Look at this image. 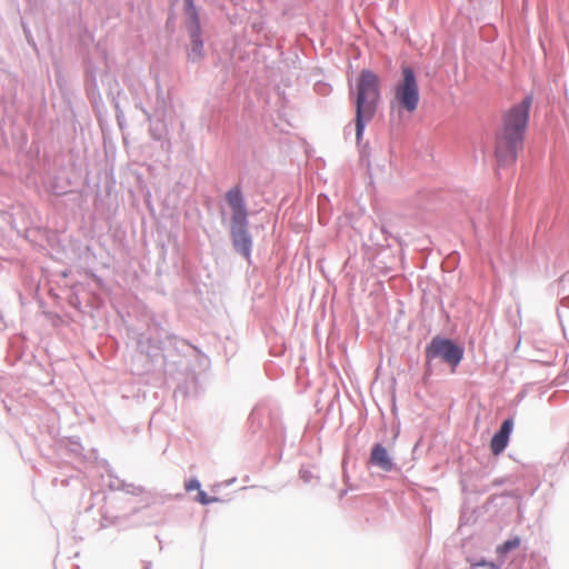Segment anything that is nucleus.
I'll use <instances>...</instances> for the list:
<instances>
[{
    "label": "nucleus",
    "instance_id": "f257e3e1",
    "mask_svg": "<svg viewBox=\"0 0 569 569\" xmlns=\"http://www.w3.org/2000/svg\"><path fill=\"white\" fill-rule=\"evenodd\" d=\"M531 100L529 97L510 108L496 136L495 154L499 167L515 163L517 152L522 146L523 132L527 127Z\"/></svg>",
    "mask_w": 569,
    "mask_h": 569
},
{
    "label": "nucleus",
    "instance_id": "9d476101",
    "mask_svg": "<svg viewBox=\"0 0 569 569\" xmlns=\"http://www.w3.org/2000/svg\"><path fill=\"white\" fill-rule=\"evenodd\" d=\"M520 546V539L513 538L510 540L505 541L502 545L498 546L497 552L500 555H506L510 550H513Z\"/></svg>",
    "mask_w": 569,
    "mask_h": 569
},
{
    "label": "nucleus",
    "instance_id": "1a4fd4ad",
    "mask_svg": "<svg viewBox=\"0 0 569 569\" xmlns=\"http://www.w3.org/2000/svg\"><path fill=\"white\" fill-rule=\"evenodd\" d=\"M370 462L383 471H391L393 462L388 455L387 449L380 443L375 445L370 455Z\"/></svg>",
    "mask_w": 569,
    "mask_h": 569
},
{
    "label": "nucleus",
    "instance_id": "0eeeda50",
    "mask_svg": "<svg viewBox=\"0 0 569 569\" xmlns=\"http://www.w3.org/2000/svg\"><path fill=\"white\" fill-rule=\"evenodd\" d=\"M226 201L232 210L231 222L247 221V209L239 187H233L226 193Z\"/></svg>",
    "mask_w": 569,
    "mask_h": 569
},
{
    "label": "nucleus",
    "instance_id": "39448f33",
    "mask_svg": "<svg viewBox=\"0 0 569 569\" xmlns=\"http://www.w3.org/2000/svg\"><path fill=\"white\" fill-rule=\"evenodd\" d=\"M187 3V12L190 16L191 24H190V37H191V50L189 52V57L192 60H198L203 56V43L200 39V24L199 19L196 12V7L192 0H186Z\"/></svg>",
    "mask_w": 569,
    "mask_h": 569
},
{
    "label": "nucleus",
    "instance_id": "423d86ee",
    "mask_svg": "<svg viewBox=\"0 0 569 569\" xmlns=\"http://www.w3.org/2000/svg\"><path fill=\"white\" fill-rule=\"evenodd\" d=\"M248 221L231 222V238L237 251L249 257L251 250V238L249 236Z\"/></svg>",
    "mask_w": 569,
    "mask_h": 569
},
{
    "label": "nucleus",
    "instance_id": "9b49d317",
    "mask_svg": "<svg viewBox=\"0 0 569 569\" xmlns=\"http://www.w3.org/2000/svg\"><path fill=\"white\" fill-rule=\"evenodd\" d=\"M184 488L187 491L199 490L200 483L198 480L191 479L186 483Z\"/></svg>",
    "mask_w": 569,
    "mask_h": 569
},
{
    "label": "nucleus",
    "instance_id": "f03ea898",
    "mask_svg": "<svg viewBox=\"0 0 569 569\" xmlns=\"http://www.w3.org/2000/svg\"><path fill=\"white\" fill-rule=\"evenodd\" d=\"M380 101V79L371 70H362L356 84V138L360 141L365 127L370 122L378 109Z\"/></svg>",
    "mask_w": 569,
    "mask_h": 569
},
{
    "label": "nucleus",
    "instance_id": "f8f14e48",
    "mask_svg": "<svg viewBox=\"0 0 569 569\" xmlns=\"http://www.w3.org/2000/svg\"><path fill=\"white\" fill-rule=\"evenodd\" d=\"M197 499H198V501H199L200 503H202V505H208L209 502H211V501H212L211 499H209V498L207 497V493H206L204 491H202V490H199V492H198V498H197Z\"/></svg>",
    "mask_w": 569,
    "mask_h": 569
},
{
    "label": "nucleus",
    "instance_id": "ddd939ff",
    "mask_svg": "<svg viewBox=\"0 0 569 569\" xmlns=\"http://www.w3.org/2000/svg\"><path fill=\"white\" fill-rule=\"evenodd\" d=\"M482 566L486 568V569H499L495 563L492 562H488V563H482Z\"/></svg>",
    "mask_w": 569,
    "mask_h": 569
},
{
    "label": "nucleus",
    "instance_id": "6e6552de",
    "mask_svg": "<svg viewBox=\"0 0 569 569\" xmlns=\"http://www.w3.org/2000/svg\"><path fill=\"white\" fill-rule=\"evenodd\" d=\"M513 428L512 419H506L499 431L492 437L490 449L495 456L500 455L508 446L509 437Z\"/></svg>",
    "mask_w": 569,
    "mask_h": 569
},
{
    "label": "nucleus",
    "instance_id": "20e7f679",
    "mask_svg": "<svg viewBox=\"0 0 569 569\" xmlns=\"http://www.w3.org/2000/svg\"><path fill=\"white\" fill-rule=\"evenodd\" d=\"M463 356V350L449 339L433 338L426 349L427 360L440 358L453 368L457 367Z\"/></svg>",
    "mask_w": 569,
    "mask_h": 569
},
{
    "label": "nucleus",
    "instance_id": "7ed1b4c3",
    "mask_svg": "<svg viewBox=\"0 0 569 569\" xmlns=\"http://www.w3.org/2000/svg\"><path fill=\"white\" fill-rule=\"evenodd\" d=\"M420 101L419 84L416 73L409 66L401 67V77L392 88L390 109L399 114L402 111L413 113Z\"/></svg>",
    "mask_w": 569,
    "mask_h": 569
}]
</instances>
